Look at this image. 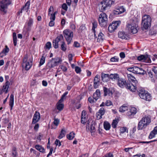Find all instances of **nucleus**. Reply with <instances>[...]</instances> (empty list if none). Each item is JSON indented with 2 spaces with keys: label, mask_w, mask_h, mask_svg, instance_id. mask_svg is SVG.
<instances>
[{
  "label": "nucleus",
  "mask_w": 157,
  "mask_h": 157,
  "mask_svg": "<svg viewBox=\"0 0 157 157\" xmlns=\"http://www.w3.org/2000/svg\"><path fill=\"white\" fill-rule=\"evenodd\" d=\"M10 85V82L8 81H7L5 84L3 85L2 88V90L4 91H5V93H6L8 92V89L9 88Z\"/></svg>",
  "instance_id": "nucleus-27"
},
{
  "label": "nucleus",
  "mask_w": 157,
  "mask_h": 157,
  "mask_svg": "<svg viewBox=\"0 0 157 157\" xmlns=\"http://www.w3.org/2000/svg\"><path fill=\"white\" fill-rule=\"evenodd\" d=\"M128 107L126 106L122 105L119 109V111L120 112L123 113L128 110Z\"/></svg>",
  "instance_id": "nucleus-43"
},
{
  "label": "nucleus",
  "mask_w": 157,
  "mask_h": 157,
  "mask_svg": "<svg viewBox=\"0 0 157 157\" xmlns=\"http://www.w3.org/2000/svg\"><path fill=\"white\" fill-rule=\"evenodd\" d=\"M64 36L67 42V44L71 43L73 36V32L70 30L66 29L63 31Z\"/></svg>",
  "instance_id": "nucleus-10"
},
{
  "label": "nucleus",
  "mask_w": 157,
  "mask_h": 157,
  "mask_svg": "<svg viewBox=\"0 0 157 157\" xmlns=\"http://www.w3.org/2000/svg\"><path fill=\"white\" fill-rule=\"evenodd\" d=\"M101 78V80L103 82H107L109 80V74L102 73Z\"/></svg>",
  "instance_id": "nucleus-22"
},
{
  "label": "nucleus",
  "mask_w": 157,
  "mask_h": 157,
  "mask_svg": "<svg viewBox=\"0 0 157 157\" xmlns=\"http://www.w3.org/2000/svg\"><path fill=\"white\" fill-rule=\"evenodd\" d=\"M113 154L111 153H109L106 154L105 155L102 157H113Z\"/></svg>",
  "instance_id": "nucleus-58"
},
{
  "label": "nucleus",
  "mask_w": 157,
  "mask_h": 157,
  "mask_svg": "<svg viewBox=\"0 0 157 157\" xmlns=\"http://www.w3.org/2000/svg\"><path fill=\"white\" fill-rule=\"evenodd\" d=\"M151 20L149 15H144L142 18V25L145 29H147L151 25Z\"/></svg>",
  "instance_id": "nucleus-4"
},
{
  "label": "nucleus",
  "mask_w": 157,
  "mask_h": 157,
  "mask_svg": "<svg viewBox=\"0 0 157 157\" xmlns=\"http://www.w3.org/2000/svg\"><path fill=\"white\" fill-rule=\"evenodd\" d=\"M35 148L37 150L39 151L40 152L44 153L45 152L44 148L41 145L38 144L36 145L35 146Z\"/></svg>",
  "instance_id": "nucleus-31"
},
{
  "label": "nucleus",
  "mask_w": 157,
  "mask_h": 157,
  "mask_svg": "<svg viewBox=\"0 0 157 157\" xmlns=\"http://www.w3.org/2000/svg\"><path fill=\"white\" fill-rule=\"evenodd\" d=\"M118 123L117 120H113L112 124V126L113 128H115L116 127Z\"/></svg>",
  "instance_id": "nucleus-47"
},
{
  "label": "nucleus",
  "mask_w": 157,
  "mask_h": 157,
  "mask_svg": "<svg viewBox=\"0 0 157 157\" xmlns=\"http://www.w3.org/2000/svg\"><path fill=\"white\" fill-rule=\"evenodd\" d=\"M9 48H8L7 46L6 45L5 48L3 49L2 52L0 53V56L2 57L3 56L6 55L7 53L9 52Z\"/></svg>",
  "instance_id": "nucleus-24"
},
{
  "label": "nucleus",
  "mask_w": 157,
  "mask_h": 157,
  "mask_svg": "<svg viewBox=\"0 0 157 157\" xmlns=\"http://www.w3.org/2000/svg\"><path fill=\"white\" fill-rule=\"evenodd\" d=\"M146 127V124H145V123L140 121L138 123L137 129L138 130H142L145 128Z\"/></svg>",
  "instance_id": "nucleus-29"
},
{
  "label": "nucleus",
  "mask_w": 157,
  "mask_h": 157,
  "mask_svg": "<svg viewBox=\"0 0 157 157\" xmlns=\"http://www.w3.org/2000/svg\"><path fill=\"white\" fill-rule=\"evenodd\" d=\"M114 3V1L112 0H104L98 4L99 10L101 12H103L110 8Z\"/></svg>",
  "instance_id": "nucleus-2"
},
{
  "label": "nucleus",
  "mask_w": 157,
  "mask_h": 157,
  "mask_svg": "<svg viewBox=\"0 0 157 157\" xmlns=\"http://www.w3.org/2000/svg\"><path fill=\"white\" fill-rule=\"evenodd\" d=\"M100 77L98 75H97L94 79V82L99 83Z\"/></svg>",
  "instance_id": "nucleus-45"
},
{
  "label": "nucleus",
  "mask_w": 157,
  "mask_h": 157,
  "mask_svg": "<svg viewBox=\"0 0 157 157\" xmlns=\"http://www.w3.org/2000/svg\"><path fill=\"white\" fill-rule=\"evenodd\" d=\"M11 3L10 0H2L0 2V10L5 13H6V10L9 5Z\"/></svg>",
  "instance_id": "nucleus-9"
},
{
  "label": "nucleus",
  "mask_w": 157,
  "mask_h": 157,
  "mask_svg": "<svg viewBox=\"0 0 157 157\" xmlns=\"http://www.w3.org/2000/svg\"><path fill=\"white\" fill-rule=\"evenodd\" d=\"M139 95L140 97L147 101H150L151 99L150 94L142 89H140L138 91Z\"/></svg>",
  "instance_id": "nucleus-8"
},
{
  "label": "nucleus",
  "mask_w": 157,
  "mask_h": 157,
  "mask_svg": "<svg viewBox=\"0 0 157 157\" xmlns=\"http://www.w3.org/2000/svg\"><path fill=\"white\" fill-rule=\"evenodd\" d=\"M75 71L77 73H80L81 71V69L78 66H76L75 67Z\"/></svg>",
  "instance_id": "nucleus-50"
},
{
  "label": "nucleus",
  "mask_w": 157,
  "mask_h": 157,
  "mask_svg": "<svg viewBox=\"0 0 157 157\" xmlns=\"http://www.w3.org/2000/svg\"><path fill=\"white\" fill-rule=\"evenodd\" d=\"M45 57L44 56V55L43 54L40 58V63L39 65V67H40L44 63L45 61Z\"/></svg>",
  "instance_id": "nucleus-38"
},
{
  "label": "nucleus",
  "mask_w": 157,
  "mask_h": 157,
  "mask_svg": "<svg viewBox=\"0 0 157 157\" xmlns=\"http://www.w3.org/2000/svg\"><path fill=\"white\" fill-rule=\"evenodd\" d=\"M118 36L119 38L122 39L128 40L129 38V36L123 31L119 32Z\"/></svg>",
  "instance_id": "nucleus-18"
},
{
  "label": "nucleus",
  "mask_w": 157,
  "mask_h": 157,
  "mask_svg": "<svg viewBox=\"0 0 157 157\" xmlns=\"http://www.w3.org/2000/svg\"><path fill=\"white\" fill-rule=\"evenodd\" d=\"M120 23V21H116L114 22L113 21L109 26L108 30L109 32L111 33L114 31Z\"/></svg>",
  "instance_id": "nucleus-12"
},
{
  "label": "nucleus",
  "mask_w": 157,
  "mask_h": 157,
  "mask_svg": "<svg viewBox=\"0 0 157 157\" xmlns=\"http://www.w3.org/2000/svg\"><path fill=\"white\" fill-rule=\"evenodd\" d=\"M113 103L110 100H107L105 102V105L106 106H109L112 105Z\"/></svg>",
  "instance_id": "nucleus-52"
},
{
  "label": "nucleus",
  "mask_w": 157,
  "mask_h": 157,
  "mask_svg": "<svg viewBox=\"0 0 157 157\" xmlns=\"http://www.w3.org/2000/svg\"><path fill=\"white\" fill-rule=\"evenodd\" d=\"M125 11V10L123 6H120L116 10L113 11V13L114 14H121L124 12Z\"/></svg>",
  "instance_id": "nucleus-20"
},
{
  "label": "nucleus",
  "mask_w": 157,
  "mask_h": 157,
  "mask_svg": "<svg viewBox=\"0 0 157 157\" xmlns=\"http://www.w3.org/2000/svg\"><path fill=\"white\" fill-rule=\"evenodd\" d=\"M75 133L73 132H70L69 134L67 135V138L69 140H72L75 137Z\"/></svg>",
  "instance_id": "nucleus-36"
},
{
  "label": "nucleus",
  "mask_w": 157,
  "mask_h": 157,
  "mask_svg": "<svg viewBox=\"0 0 157 157\" xmlns=\"http://www.w3.org/2000/svg\"><path fill=\"white\" fill-rule=\"evenodd\" d=\"M61 44L60 46L61 49L63 51L65 52L67 50V45L63 41V40L61 41Z\"/></svg>",
  "instance_id": "nucleus-32"
},
{
  "label": "nucleus",
  "mask_w": 157,
  "mask_h": 157,
  "mask_svg": "<svg viewBox=\"0 0 157 157\" xmlns=\"http://www.w3.org/2000/svg\"><path fill=\"white\" fill-rule=\"evenodd\" d=\"M53 7L52 6H50L48 10V15L52 13V11L53 10Z\"/></svg>",
  "instance_id": "nucleus-62"
},
{
  "label": "nucleus",
  "mask_w": 157,
  "mask_h": 157,
  "mask_svg": "<svg viewBox=\"0 0 157 157\" xmlns=\"http://www.w3.org/2000/svg\"><path fill=\"white\" fill-rule=\"evenodd\" d=\"M2 120V122L4 124H6V123H8L9 121V119L8 118H6L3 119Z\"/></svg>",
  "instance_id": "nucleus-60"
},
{
  "label": "nucleus",
  "mask_w": 157,
  "mask_h": 157,
  "mask_svg": "<svg viewBox=\"0 0 157 157\" xmlns=\"http://www.w3.org/2000/svg\"><path fill=\"white\" fill-rule=\"evenodd\" d=\"M30 5V1H28L25 3V6L22 7V10H26L27 11L29 9V6Z\"/></svg>",
  "instance_id": "nucleus-34"
},
{
  "label": "nucleus",
  "mask_w": 157,
  "mask_h": 157,
  "mask_svg": "<svg viewBox=\"0 0 157 157\" xmlns=\"http://www.w3.org/2000/svg\"><path fill=\"white\" fill-rule=\"evenodd\" d=\"M13 44L14 46H16L17 45V37L16 33L14 32L13 34Z\"/></svg>",
  "instance_id": "nucleus-41"
},
{
  "label": "nucleus",
  "mask_w": 157,
  "mask_h": 157,
  "mask_svg": "<svg viewBox=\"0 0 157 157\" xmlns=\"http://www.w3.org/2000/svg\"><path fill=\"white\" fill-rule=\"evenodd\" d=\"M14 104V95L12 94L10 95L9 105L10 107V109L12 110Z\"/></svg>",
  "instance_id": "nucleus-28"
},
{
  "label": "nucleus",
  "mask_w": 157,
  "mask_h": 157,
  "mask_svg": "<svg viewBox=\"0 0 157 157\" xmlns=\"http://www.w3.org/2000/svg\"><path fill=\"white\" fill-rule=\"evenodd\" d=\"M40 118V116L39 112L36 111L34 114L32 119V124H35L38 122Z\"/></svg>",
  "instance_id": "nucleus-15"
},
{
  "label": "nucleus",
  "mask_w": 157,
  "mask_h": 157,
  "mask_svg": "<svg viewBox=\"0 0 157 157\" xmlns=\"http://www.w3.org/2000/svg\"><path fill=\"white\" fill-rule=\"evenodd\" d=\"M93 26L92 28V30L93 31V32L94 33V36L96 35V31L95 29L97 27V23L96 21H94L92 23Z\"/></svg>",
  "instance_id": "nucleus-39"
},
{
  "label": "nucleus",
  "mask_w": 157,
  "mask_h": 157,
  "mask_svg": "<svg viewBox=\"0 0 157 157\" xmlns=\"http://www.w3.org/2000/svg\"><path fill=\"white\" fill-rule=\"evenodd\" d=\"M120 56L121 58H124L125 57V55L124 52H121L120 53Z\"/></svg>",
  "instance_id": "nucleus-61"
},
{
  "label": "nucleus",
  "mask_w": 157,
  "mask_h": 157,
  "mask_svg": "<svg viewBox=\"0 0 157 157\" xmlns=\"http://www.w3.org/2000/svg\"><path fill=\"white\" fill-rule=\"evenodd\" d=\"M156 134L155 133L151 131L149 136V139H151L154 137Z\"/></svg>",
  "instance_id": "nucleus-54"
},
{
  "label": "nucleus",
  "mask_w": 157,
  "mask_h": 157,
  "mask_svg": "<svg viewBox=\"0 0 157 157\" xmlns=\"http://www.w3.org/2000/svg\"><path fill=\"white\" fill-rule=\"evenodd\" d=\"M105 112V110L103 107L101 108L96 113V116L97 119L99 120L102 118V116L103 115Z\"/></svg>",
  "instance_id": "nucleus-17"
},
{
  "label": "nucleus",
  "mask_w": 157,
  "mask_h": 157,
  "mask_svg": "<svg viewBox=\"0 0 157 157\" xmlns=\"http://www.w3.org/2000/svg\"><path fill=\"white\" fill-rule=\"evenodd\" d=\"M51 17H50V19L51 20H55V14H52V13L50 14Z\"/></svg>",
  "instance_id": "nucleus-63"
},
{
  "label": "nucleus",
  "mask_w": 157,
  "mask_h": 157,
  "mask_svg": "<svg viewBox=\"0 0 157 157\" xmlns=\"http://www.w3.org/2000/svg\"><path fill=\"white\" fill-rule=\"evenodd\" d=\"M137 59L138 60L140 61L146 62L147 61L148 62V60L150 59L148 57V56L142 55L138 57Z\"/></svg>",
  "instance_id": "nucleus-19"
},
{
  "label": "nucleus",
  "mask_w": 157,
  "mask_h": 157,
  "mask_svg": "<svg viewBox=\"0 0 157 157\" xmlns=\"http://www.w3.org/2000/svg\"><path fill=\"white\" fill-rule=\"evenodd\" d=\"M103 91L104 96H106L107 95L111 96L113 95V90L112 88L108 89L105 87H103Z\"/></svg>",
  "instance_id": "nucleus-16"
},
{
  "label": "nucleus",
  "mask_w": 157,
  "mask_h": 157,
  "mask_svg": "<svg viewBox=\"0 0 157 157\" xmlns=\"http://www.w3.org/2000/svg\"><path fill=\"white\" fill-rule=\"evenodd\" d=\"M55 144L56 146H60L61 145L60 141L58 139L56 140L55 141Z\"/></svg>",
  "instance_id": "nucleus-57"
},
{
  "label": "nucleus",
  "mask_w": 157,
  "mask_h": 157,
  "mask_svg": "<svg viewBox=\"0 0 157 157\" xmlns=\"http://www.w3.org/2000/svg\"><path fill=\"white\" fill-rule=\"evenodd\" d=\"M66 132L64 129H62L59 135L58 136V138L59 139H61L65 136Z\"/></svg>",
  "instance_id": "nucleus-33"
},
{
  "label": "nucleus",
  "mask_w": 157,
  "mask_h": 157,
  "mask_svg": "<svg viewBox=\"0 0 157 157\" xmlns=\"http://www.w3.org/2000/svg\"><path fill=\"white\" fill-rule=\"evenodd\" d=\"M109 79L117 80L119 78V75L117 74H111L109 75Z\"/></svg>",
  "instance_id": "nucleus-26"
},
{
  "label": "nucleus",
  "mask_w": 157,
  "mask_h": 157,
  "mask_svg": "<svg viewBox=\"0 0 157 157\" xmlns=\"http://www.w3.org/2000/svg\"><path fill=\"white\" fill-rule=\"evenodd\" d=\"M127 70L129 71L136 74L144 75L146 73L145 71L142 68L135 66H132L128 68Z\"/></svg>",
  "instance_id": "nucleus-7"
},
{
  "label": "nucleus",
  "mask_w": 157,
  "mask_h": 157,
  "mask_svg": "<svg viewBox=\"0 0 157 157\" xmlns=\"http://www.w3.org/2000/svg\"><path fill=\"white\" fill-rule=\"evenodd\" d=\"M119 60L117 56H114L111 58L110 59V61L111 62H117Z\"/></svg>",
  "instance_id": "nucleus-49"
},
{
  "label": "nucleus",
  "mask_w": 157,
  "mask_h": 157,
  "mask_svg": "<svg viewBox=\"0 0 157 157\" xmlns=\"http://www.w3.org/2000/svg\"><path fill=\"white\" fill-rule=\"evenodd\" d=\"M74 46L78 48L80 47V44L78 42L75 41L74 43Z\"/></svg>",
  "instance_id": "nucleus-64"
},
{
  "label": "nucleus",
  "mask_w": 157,
  "mask_h": 157,
  "mask_svg": "<svg viewBox=\"0 0 157 157\" xmlns=\"http://www.w3.org/2000/svg\"><path fill=\"white\" fill-rule=\"evenodd\" d=\"M59 67L64 72H66L67 70V68L66 67L63 65H61Z\"/></svg>",
  "instance_id": "nucleus-55"
},
{
  "label": "nucleus",
  "mask_w": 157,
  "mask_h": 157,
  "mask_svg": "<svg viewBox=\"0 0 157 157\" xmlns=\"http://www.w3.org/2000/svg\"><path fill=\"white\" fill-rule=\"evenodd\" d=\"M33 20L32 19L30 18L27 22L28 27L27 28V30L28 31H30L31 30V28L33 24Z\"/></svg>",
  "instance_id": "nucleus-30"
},
{
  "label": "nucleus",
  "mask_w": 157,
  "mask_h": 157,
  "mask_svg": "<svg viewBox=\"0 0 157 157\" xmlns=\"http://www.w3.org/2000/svg\"><path fill=\"white\" fill-rule=\"evenodd\" d=\"M117 85L120 87L123 88L125 87L131 91H136V86L132 84H131L130 82H127L126 80L122 78H119L117 80Z\"/></svg>",
  "instance_id": "nucleus-1"
},
{
  "label": "nucleus",
  "mask_w": 157,
  "mask_h": 157,
  "mask_svg": "<svg viewBox=\"0 0 157 157\" xmlns=\"http://www.w3.org/2000/svg\"><path fill=\"white\" fill-rule=\"evenodd\" d=\"M142 122L146 124L147 126L151 122L150 118L148 117H143L140 120Z\"/></svg>",
  "instance_id": "nucleus-23"
},
{
  "label": "nucleus",
  "mask_w": 157,
  "mask_h": 157,
  "mask_svg": "<svg viewBox=\"0 0 157 157\" xmlns=\"http://www.w3.org/2000/svg\"><path fill=\"white\" fill-rule=\"evenodd\" d=\"M63 40V37L62 35L60 34L53 41L52 44L53 47L55 48H58V43L60 41H61Z\"/></svg>",
  "instance_id": "nucleus-13"
},
{
  "label": "nucleus",
  "mask_w": 157,
  "mask_h": 157,
  "mask_svg": "<svg viewBox=\"0 0 157 157\" xmlns=\"http://www.w3.org/2000/svg\"><path fill=\"white\" fill-rule=\"evenodd\" d=\"M86 27L84 25H81L79 28V31H80L81 32L85 29Z\"/></svg>",
  "instance_id": "nucleus-59"
},
{
  "label": "nucleus",
  "mask_w": 157,
  "mask_h": 157,
  "mask_svg": "<svg viewBox=\"0 0 157 157\" xmlns=\"http://www.w3.org/2000/svg\"><path fill=\"white\" fill-rule=\"evenodd\" d=\"M104 127L106 130H109L110 128V125L108 122H104Z\"/></svg>",
  "instance_id": "nucleus-42"
},
{
  "label": "nucleus",
  "mask_w": 157,
  "mask_h": 157,
  "mask_svg": "<svg viewBox=\"0 0 157 157\" xmlns=\"http://www.w3.org/2000/svg\"><path fill=\"white\" fill-rule=\"evenodd\" d=\"M85 112L83 110L82 112L81 117V122L82 123L84 124L86 122V118L84 116L83 113H85Z\"/></svg>",
  "instance_id": "nucleus-40"
},
{
  "label": "nucleus",
  "mask_w": 157,
  "mask_h": 157,
  "mask_svg": "<svg viewBox=\"0 0 157 157\" xmlns=\"http://www.w3.org/2000/svg\"><path fill=\"white\" fill-rule=\"evenodd\" d=\"M98 21L100 25L105 27L108 24V16L105 13L102 12L98 16Z\"/></svg>",
  "instance_id": "nucleus-3"
},
{
  "label": "nucleus",
  "mask_w": 157,
  "mask_h": 157,
  "mask_svg": "<svg viewBox=\"0 0 157 157\" xmlns=\"http://www.w3.org/2000/svg\"><path fill=\"white\" fill-rule=\"evenodd\" d=\"M90 131L92 135L94 134V133L95 132V124H91L90 128Z\"/></svg>",
  "instance_id": "nucleus-37"
},
{
  "label": "nucleus",
  "mask_w": 157,
  "mask_h": 157,
  "mask_svg": "<svg viewBox=\"0 0 157 157\" xmlns=\"http://www.w3.org/2000/svg\"><path fill=\"white\" fill-rule=\"evenodd\" d=\"M104 34L101 33H100L98 36L97 41L98 42L102 41L103 40Z\"/></svg>",
  "instance_id": "nucleus-35"
},
{
  "label": "nucleus",
  "mask_w": 157,
  "mask_h": 157,
  "mask_svg": "<svg viewBox=\"0 0 157 157\" xmlns=\"http://www.w3.org/2000/svg\"><path fill=\"white\" fill-rule=\"evenodd\" d=\"M59 122V120L58 119L54 118L53 124L56 126H57Z\"/></svg>",
  "instance_id": "nucleus-51"
},
{
  "label": "nucleus",
  "mask_w": 157,
  "mask_h": 157,
  "mask_svg": "<svg viewBox=\"0 0 157 157\" xmlns=\"http://www.w3.org/2000/svg\"><path fill=\"white\" fill-rule=\"evenodd\" d=\"M120 132L121 133H123L125 132H128L127 128L125 127H123L120 128Z\"/></svg>",
  "instance_id": "nucleus-46"
},
{
  "label": "nucleus",
  "mask_w": 157,
  "mask_h": 157,
  "mask_svg": "<svg viewBox=\"0 0 157 157\" xmlns=\"http://www.w3.org/2000/svg\"><path fill=\"white\" fill-rule=\"evenodd\" d=\"M62 8L66 11H67L68 7L67 4L65 3L63 4L62 5Z\"/></svg>",
  "instance_id": "nucleus-56"
},
{
  "label": "nucleus",
  "mask_w": 157,
  "mask_h": 157,
  "mask_svg": "<svg viewBox=\"0 0 157 157\" xmlns=\"http://www.w3.org/2000/svg\"><path fill=\"white\" fill-rule=\"evenodd\" d=\"M45 47L48 49H50L51 47V44L50 42H48L46 44Z\"/></svg>",
  "instance_id": "nucleus-53"
},
{
  "label": "nucleus",
  "mask_w": 157,
  "mask_h": 157,
  "mask_svg": "<svg viewBox=\"0 0 157 157\" xmlns=\"http://www.w3.org/2000/svg\"><path fill=\"white\" fill-rule=\"evenodd\" d=\"M137 26V25L135 22L128 23L127 25L126 29L128 30V33L134 34L137 32L136 28Z\"/></svg>",
  "instance_id": "nucleus-11"
},
{
  "label": "nucleus",
  "mask_w": 157,
  "mask_h": 157,
  "mask_svg": "<svg viewBox=\"0 0 157 157\" xmlns=\"http://www.w3.org/2000/svg\"><path fill=\"white\" fill-rule=\"evenodd\" d=\"M28 60V57L27 56H25L23 61L22 67L23 68L28 71L29 70L31 67L32 65V60L30 59Z\"/></svg>",
  "instance_id": "nucleus-6"
},
{
  "label": "nucleus",
  "mask_w": 157,
  "mask_h": 157,
  "mask_svg": "<svg viewBox=\"0 0 157 157\" xmlns=\"http://www.w3.org/2000/svg\"><path fill=\"white\" fill-rule=\"evenodd\" d=\"M62 62V60L60 58H53L48 63L47 67V68H51L57 66Z\"/></svg>",
  "instance_id": "nucleus-5"
},
{
  "label": "nucleus",
  "mask_w": 157,
  "mask_h": 157,
  "mask_svg": "<svg viewBox=\"0 0 157 157\" xmlns=\"http://www.w3.org/2000/svg\"><path fill=\"white\" fill-rule=\"evenodd\" d=\"M56 105L57 109L59 111L62 110L64 107V105L63 104L59 103H57Z\"/></svg>",
  "instance_id": "nucleus-44"
},
{
  "label": "nucleus",
  "mask_w": 157,
  "mask_h": 157,
  "mask_svg": "<svg viewBox=\"0 0 157 157\" xmlns=\"http://www.w3.org/2000/svg\"><path fill=\"white\" fill-rule=\"evenodd\" d=\"M136 112V109L135 107H132L130 108V111H128L127 115L128 116L134 115Z\"/></svg>",
  "instance_id": "nucleus-25"
},
{
  "label": "nucleus",
  "mask_w": 157,
  "mask_h": 157,
  "mask_svg": "<svg viewBox=\"0 0 157 157\" xmlns=\"http://www.w3.org/2000/svg\"><path fill=\"white\" fill-rule=\"evenodd\" d=\"M101 97L100 91L99 90L97 89L93 94V98L95 100V101L99 99Z\"/></svg>",
  "instance_id": "nucleus-21"
},
{
  "label": "nucleus",
  "mask_w": 157,
  "mask_h": 157,
  "mask_svg": "<svg viewBox=\"0 0 157 157\" xmlns=\"http://www.w3.org/2000/svg\"><path fill=\"white\" fill-rule=\"evenodd\" d=\"M127 77L128 79V80L130 82H133V83H131V84H132L133 85L135 86H136V90L138 85V82L137 80H136V78L134 76H132L131 74H127Z\"/></svg>",
  "instance_id": "nucleus-14"
},
{
  "label": "nucleus",
  "mask_w": 157,
  "mask_h": 157,
  "mask_svg": "<svg viewBox=\"0 0 157 157\" xmlns=\"http://www.w3.org/2000/svg\"><path fill=\"white\" fill-rule=\"evenodd\" d=\"M88 37L89 38L90 40L92 39L93 38L95 37L96 38H97V36H96V35L95 36H94V33H91L89 34L88 35Z\"/></svg>",
  "instance_id": "nucleus-48"
}]
</instances>
